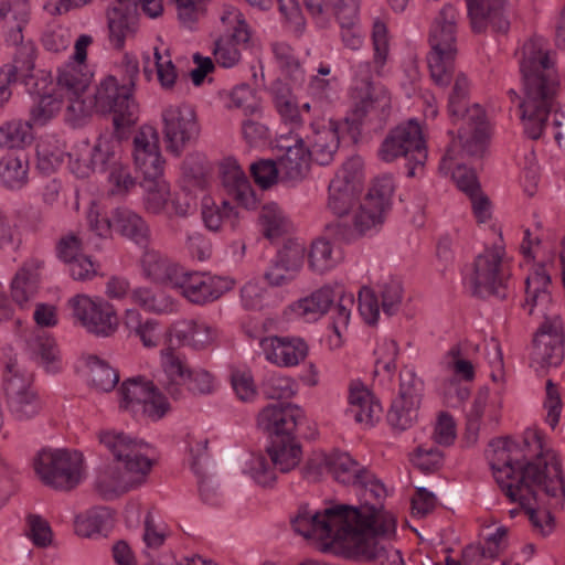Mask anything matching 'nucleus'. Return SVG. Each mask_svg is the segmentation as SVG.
Returning a JSON list of instances; mask_svg holds the SVG:
<instances>
[{
	"label": "nucleus",
	"instance_id": "nucleus-1",
	"mask_svg": "<svg viewBox=\"0 0 565 565\" xmlns=\"http://www.w3.org/2000/svg\"><path fill=\"white\" fill-rule=\"evenodd\" d=\"M525 447L535 445L540 450L534 458L513 456L519 446L510 437H500L491 441L498 456L492 462L494 478L511 502H519L529 515L535 530L547 535L554 527V518L547 510L541 509L537 490L547 497H565L564 479L561 463L548 452L543 451L542 436L537 431L525 434Z\"/></svg>",
	"mask_w": 565,
	"mask_h": 565
},
{
	"label": "nucleus",
	"instance_id": "nucleus-2",
	"mask_svg": "<svg viewBox=\"0 0 565 565\" xmlns=\"http://www.w3.org/2000/svg\"><path fill=\"white\" fill-rule=\"evenodd\" d=\"M524 98L519 107L524 134L533 140L548 127V116L559 85L558 75L542 38H532L522 46L520 60Z\"/></svg>",
	"mask_w": 565,
	"mask_h": 565
},
{
	"label": "nucleus",
	"instance_id": "nucleus-3",
	"mask_svg": "<svg viewBox=\"0 0 565 565\" xmlns=\"http://www.w3.org/2000/svg\"><path fill=\"white\" fill-rule=\"evenodd\" d=\"M551 276L543 265H539L525 279V301L523 308L530 316L541 315L545 321L533 339L531 365L536 370L557 366L564 359V339L557 317H550L552 296Z\"/></svg>",
	"mask_w": 565,
	"mask_h": 565
},
{
	"label": "nucleus",
	"instance_id": "nucleus-4",
	"mask_svg": "<svg viewBox=\"0 0 565 565\" xmlns=\"http://www.w3.org/2000/svg\"><path fill=\"white\" fill-rule=\"evenodd\" d=\"M99 440L118 462L115 466H107L98 473L95 489L99 495L105 500H111L140 486L152 466L151 460L142 451L148 445L124 433H102Z\"/></svg>",
	"mask_w": 565,
	"mask_h": 565
},
{
	"label": "nucleus",
	"instance_id": "nucleus-5",
	"mask_svg": "<svg viewBox=\"0 0 565 565\" xmlns=\"http://www.w3.org/2000/svg\"><path fill=\"white\" fill-rule=\"evenodd\" d=\"M303 420V411L290 403L270 404L258 414V427L270 437L267 454L274 467L282 473L296 468L301 460L302 449L295 433Z\"/></svg>",
	"mask_w": 565,
	"mask_h": 565
},
{
	"label": "nucleus",
	"instance_id": "nucleus-6",
	"mask_svg": "<svg viewBox=\"0 0 565 565\" xmlns=\"http://www.w3.org/2000/svg\"><path fill=\"white\" fill-rule=\"evenodd\" d=\"M360 512L361 518L347 540L354 555L379 565H405L401 551L381 540L382 536L395 533L396 519L376 504H361Z\"/></svg>",
	"mask_w": 565,
	"mask_h": 565
},
{
	"label": "nucleus",
	"instance_id": "nucleus-7",
	"mask_svg": "<svg viewBox=\"0 0 565 565\" xmlns=\"http://www.w3.org/2000/svg\"><path fill=\"white\" fill-rule=\"evenodd\" d=\"M361 505L333 504L323 511H311L301 505L297 514L291 519V525L296 533L305 537L331 540L332 542L347 541L353 525L361 518Z\"/></svg>",
	"mask_w": 565,
	"mask_h": 565
},
{
	"label": "nucleus",
	"instance_id": "nucleus-8",
	"mask_svg": "<svg viewBox=\"0 0 565 565\" xmlns=\"http://www.w3.org/2000/svg\"><path fill=\"white\" fill-rule=\"evenodd\" d=\"M458 19L457 9L451 4H445L430 28L431 51L427 55V63L431 79L440 87H447L455 74Z\"/></svg>",
	"mask_w": 565,
	"mask_h": 565
},
{
	"label": "nucleus",
	"instance_id": "nucleus-9",
	"mask_svg": "<svg viewBox=\"0 0 565 565\" xmlns=\"http://www.w3.org/2000/svg\"><path fill=\"white\" fill-rule=\"evenodd\" d=\"M162 374L158 379L161 388L173 399H182L185 393L207 395L215 391L214 377L203 369H192L188 359L172 347L160 353Z\"/></svg>",
	"mask_w": 565,
	"mask_h": 565
},
{
	"label": "nucleus",
	"instance_id": "nucleus-10",
	"mask_svg": "<svg viewBox=\"0 0 565 565\" xmlns=\"http://www.w3.org/2000/svg\"><path fill=\"white\" fill-rule=\"evenodd\" d=\"M93 99L96 113L113 114L114 135L118 140L126 138L127 130L137 122L138 105L129 86L108 75L95 88Z\"/></svg>",
	"mask_w": 565,
	"mask_h": 565
},
{
	"label": "nucleus",
	"instance_id": "nucleus-11",
	"mask_svg": "<svg viewBox=\"0 0 565 565\" xmlns=\"http://www.w3.org/2000/svg\"><path fill=\"white\" fill-rule=\"evenodd\" d=\"M318 26L326 29L333 17L341 29V40L345 47L359 50L363 44V33L359 25V0H302Z\"/></svg>",
	"mask_w": 565,
	"mask_h": 565
},
{
	"label": "nucleus",
	"instance_id": "nucleus-12",
	"mask_svg": "<svg viewBox=\"0 0 565 565\" xmlns=\"http://www.w3.org/2000/svg\"><path fill=\"white\" fill-rule=\"evenodd\" d=\"M36 476L43 484L58 491H71L83 479V458L66 449H42L33 460Z\"/></svg>",
	"mask_w": 565,
	"mask_h": 565
},
{
	"label": "nucleus",
	"instance_id": "nucleus-13",
	"mask_svg": "<svg viewBox=\"0 0 565 565\" xmlns=\"http://www.w3.org/2000/svg\"><path fill=\"white\" fill-rule=\"evenodd\" d=\"M118 393L120 409L135 417L158 422L171 411L170 403L158 386L142 376L125 380Z\"/></svg>",
	"mask_w": 565,
	"mask_h": 565
},
{
	"label": "nucleus",
	"instance_id": "nucleus-14",
	"mask_svg": "<svg viewBox=\"0 0 565 565\" xmlns=\"http://www.w3.org/2000/svg\"><path fill=\"white\" fill-rule=\"evenodd\" d=\"M323 466L338 482L358 489L364 500L363 504H372L371 500L385 497L384 484L369 469L361 466L348 452L333 451L323 458Z\"/></svg>",
	"mask_w": 565,
	"mask_h": 565
},
{
	"label": "nucleus",
	"instance_id": "nucleus-15",
	"mask_svg": "<svg viewBox=\"0 0 565 565\" xmlns=\"http://www.w3.org/2000/svg\"><path fill=\"white\" fill-rule=\"evenodd\" d=\"M379 156L386 162L398 157L408 159V177L415 175L416 167H423L427 159L426 143L419 124L409 120L392 129L383 140Z\"/></svg>",
	"mask_w": 565,
	"mask_h": 565
},
{
	"label": "nucleus",
	"instance_id": "nucleus-16",
	"mask_svg": "<svg viewBox=\"0 0 565 565\" xmlns=\"http://www.w3.org/2000/svg\"><path fill=\"white\" fill-rule=\"evenodd\" d=\"M502 254L501 248H494L476 258L470 279L472 295L480 298L493 296L501 300L508 298L511 274L502 260Z\"/></svg>",
	"mask_w": 565,
	"mask_h": 565
},
{
	"label": "nucleus",
	"instance_id": "nucleus-17",
	"mask_svg": "<svg viewBox=\"0 0 565 565\" xmlns=\"http://www.w3.org/2000/svg\"><path fill=\"white\" fill-rule=\"evenodd\" d=\"M3 394L9 412L18 420L31 419L42 408L39 395L32 388L31 376L22 372L17 360H10L6 365Z\"/></svg>",
	"mask_w": 565,
	"mask_h": 565
},
{
	"label": "nucleus",
	"instance_id": "nucleus-18",
	"mask_svg": "<svg viewBox=\"0 0 565 565\" xmlns=\"http://www.w3.org/2000/svg\"><path fill=\"white\" fill-rule=\"evenodd\" d=\"M161 117L167 150L174 156H180L199 137L196 114L190 105L180 104L164 108Z\"/></svg>",
	"mask_w": 565,
	"mask_h": 565
},
{
	"label": "nucleus",
	"instance_id": "nucleus-19",
	"mask_svg": "<svg viewBox=\"0 0 565 565\" xmlns=\"http://www.w3.org/2000/svg\"><path fill=\"white\" fill-rule=\"evenodd\" d=\"M73 317L90 333L110 337L118 328L116 311L107 301H95L86 295H76L68 300Z\"/></svg>",
	"mask_w": 565,
	"mask_h": 565
},
{
	"label": "nucleus",
	"instance_id": "nucleus-20",
	"mask_svg": "<svg viewBox=\"0 0 565 565\" xmlns=\"http://www.w3.org/2000/svg\"><path fill=\"white\" fill-rule=\"evenodd\" d=\"M362 162L352 158L343 163L329 184L328 207L339 217L344 216L356 203L361 190Z\"/></svg>",
	"mask_w": 565,
	"mask_h": 565
},
{
	"label": "nucleus",
	"instance_id": "nucleus-21",
	"mask_svg": "<svg viewBox=\"0 0 565 565\" xmlns=\"http://www.w3.org/2000/svg\"><path fill=\"white\" fill-rule=\"evenodd\" d=\"M232 287L233 280L228 278L190 273L182 268L173 288L180 289L181 294L193 303H205L220 298Z\"/></svg>",
	"mask_w": 565,
	"mask_h": 565
},
{
	"label": "nucleus",
	"instance_id": "nucleus-22",
	"mask_svg": "<svg viewBox=\"0 0 565 565\" xmlns=\"http://www.w3.org/2000/svg\"><path fill=\"white\" fill-rule=\"evenodd\" d=\"M231 15L235 21L233 31L216 39L213 50L215 62L225 68L233 67L241 61L239 45L246 44L250 39L248 24L241 12H228L222 17V21L225 22Z\"/></svg>",
	"mask_w": 565,
	"mask_h": 565
},
{
	"label": "nucleus",
	"instance_id": "nucleus-23",
	"mask_svg": "<svg viewBox=\"0 0 565 565\" xmlns=\"http://www.w3.org/2000/svg\"><path fill=\"white\" fill-rule=\"evenodd\" d=\"M259 345L266 360L278 366H295L302 362L309 352V347L301 338L267 337Z\"/></svg>",
	"mask_w": 565,
	"mask_h": 565
},
{
	"label": "nucleus",
	"instance_id": "nucleus-24",
	"mask_svg": "<svg viewBox=\"0 0 565 565\" xmlns=\"http://www.w3.org/2000/svg\"><path fill=\"white\" fill-rule=\"evenodd\" d=\"M471 29L484 32L489 26L494 32L505 33L510 22L503 14L504 0H466Z\"/></svg>",
	"mask_w": 565,
	"mask_h": 565
},
{
	"label": "nucleus",
	"instance_id": "nucleus-25",
	"mask_svg": "<svg viewBox=\"0 0 565 565\" xmlns=\"http://www.w3.org/2000/svg\"><path fill=\"white\" fill-rule=\"evenodd\" d=\"M383 215L384 213L381 211L366 206V204L363 203L355 212L352 224H349L347 220L340 218L329 223L326 226V231L334 239L351 242L362 236L376 224H381L383 222Z\"/></svg>",
	"mask_w": 565,
	"mask_h": 565
},
{
	"label": "nucleus",
	"instance_id": "nucleus-26",
	"mask_svg": "<svg viewBox=\"0 0 565 565\" xmlns=\"http://www.w3.org/2000/svg\"><path fill=\"white\" fill-rule=\"evenodd\" d=\"M222 184L227 194L241 206L254 209L256 196L248 178L235 160H226L221 167Z\"/></svg>",
	"mask_w": 565,
	"mask_h": 565
},
{
	"label": "nucleus",
	"instance_id": "nucleus-27",
	"mask_svg": "<svg viewBox=\"0 0 565 565\" xmlns=\"http://www.w3.org/2000/svg\"><path fill=\"white\" fill-rule=\"evenodd\" d=\"M340 292V285H324L292 303L291 310L307 321H316L329 311Z\"/></svg>",
	"mask_w": 565,
	"mask_h": 565
},
{
	"label": "nucleus",
	"instance_id": "nucleus-28",
	"mask_svg": "<svg viewBox=\"0 0 565 565\" xmlns=\"http://www.w3.org/2000/svg\"><path fill=\"white\" fill-rule=\"evenodd\" d=\"M143 275L156 284L174 287L182 267L158 250H146L141 258Z\"/></svg>",
	"mask_w": 565,
	"mask_h": 565
},
{
	"label": "nucleus",
	"instance_id": "nucleus-29",
	"mask_svg": "<svg viewBox=\"0 0 565 565\" xmlns=\"http://www.w3.org/2000/svg\"><path fill=\"white\" fill-rule=\"evenodd\" d=\"M468 97L469 82L463 74H458L448 99V110L454 122L459 119L465 121L484 117V113L478 104L468 106Z\"/></svg>",
	"mask_w": 565,
	"mask_h": 565
},
{
	"label": "nucleus",
	"instance_id": "nucleus-30",
	"mask_svg": "<svg viewBox=\"0 0 565 565\" xmlns=\"http://www.w3.org/2000/svg\"><path fill=\"white\" fill-rule=\"evenodd\" d=\"M109 40L113 46L121 50L126 39L137 30V15L132 8L113 7L107 11Z\"/></svg>",
	"mask_w": 565,
	"mask_h": 565
},
{
	"label": "nucleus",
	"instance_id": "nucleus-31",
	"mask_svg": "<svg viewBox=\"0 0 565 565\" xmlns=\"http://www.w3.org/2000/svg\"><path fill=\"white\" fill-rule=\"evenodd\" d=\"M286 152L277 157V163L280 170V179L289 181L302 180L308 170L311 160L309 148L303 140L298 141V147H285Z\"/></svg>",
	"mask_w": 565,
	"mask_h": 565
},
{
	"label": "nucleus",
	"instance_id": "nucleus-32",
	"mask_svg": "<svg viewBox=\"0 0 565 565\" xmlns=\"http://www.w3.org/2000/svg\"><path fill=\"white\" fill-rule=\"evenodd\" d=\"M339 145L338 125L330 121L328 126L315 130L309 148L310 158L320 166H327L333 160Z\"/></svg>",
	"mask_w": 565,
	"mask_h": 565
},
{
	"label": "nucleus",
	"instance_id": "nucleus-33",
	"mask_svg": "<svg viewBox=\"0 0 565 565\" xmlns=\"http://www.w3.org/2000/svg\"><path fill=\"white\" fill-rule=\"evenodd\" d=\"M168 334H173L180 342L195 350L207 348L217 337V332L214 328L194 320L180 322L173 329L169 330Z\"/></svg>",
	"mask_w": 565,
	"mask_h": 565
},
{
	"label": "nucleus",
	"instance_id": "nucleus-34",
	"mask_svg": "<svg viewBox=\"0 0 565 565\" xmlns=\"http://www.w3.org/2000/svg\"><path fill=\"white\" fill-rule=\"evenodd\" d=\"M115 232L139 245H147L150 231L141 216L131 210L117 207L114 210Z\"/></svg>",
	"mask_w": 565,
	"mask_h": 565
},
{
	"label": "nucleus",
	"instance_id": "nucleus-35",
	"mask_svg": "<svg viewBox=\"0 0 565 565\" xmlns=\"http://www.w3.org/2000/svg\"><path fill=\"white\" fill-rule=\"evenodd\" d=\"M343 259L340 247L326 238H317L310 245L308 266L317 274H324L334 268Z\"/></svg>",
	"mask_w": 565,
	"mask_h": 565
},
{
	"label": "nucleus",
	"instance_id": "nucleus-36",
	"mask_svg": "<svg viewBox=\"0 0 565 565\" xmlns=\"http://www.w3.org/2000/svg\"><path fill=\"white\" fill-rule=\"evenodd\" d=\"M125 324L130 334L140 339L143 347L154 348L159 344L161 332L157 320L146 319L142 321L137 310L128 309L125 316Z\"/></svg>",
	"mask_w": 565,
	"mask_h": 565
},
{
	"label": "nucleus",
	"instance_id": "nucleus-37",
	"mask_svg": "<svg viewBox=\"0 0 565 565\" xmlns=\"http://www.w3.org/2000/svg\"><path fill=\"white\" fill-rule=\"evenodd\" d=\"M90 83V75L79 65L68 64L58 70L56 85L64 96L84 95Z\"/></svg>",
	"mask_w": 565,
	"mask_h": 565
},
{
	"label": "nucleus",
	"instance_id": "nucleus-38",
	"mask_svg": "<svg viewBox=\"0 0 565 565\" xmlns=\"http://www.w3.org/2000/svg\"><path fill=\"white\" fill-rule=\"evenodd\" d=\"M28 160L8 154L0 160V180L8 189H21L28 182Z\"/></svg>",
	"mask_w": 565,
	"mask_h": 565
},
{
	"label": "nucleus",
	"instance_id": "nucleus-39",
	"mask_svg": "<svg viewBox=\"0 0 565 565\" xmlns=\"http://www.w3.org/2000/svg\"><path fill=\"white\" fill-rule=\"evenodd\" d=\"M32 127L29 121L10 120L0 126V147L23 148L32 141Z\"/></svg>",
	"mask_w": 565,
	"mask_h": 565
},
{
	"label": "nucleus",
	"instance_id": "nucleus-40",
	"mask_svg": "<svg viewBox=\"0 0 565 565\" xmlns=\"http://www.w3.org/2000/svg\"><path fill=\"white\" fill-rule=\"evenodd\" d=\"M359 67L365 72V76L355 83L352 89V98L354 100L353 115L355 119L361 120L374 107L375 99L369 76V64H361Z\"/></svg>",
	"mask_w": 565,
	"mask_h": 565
},
{
	"label": "nucleus",
	"instance_id": "nucleus-41",
	"mask_svg": "<svg viewBox=\"0 0 565 565\" xmlns=\"http://www.w3.org/2000/svg\"><path fill=\"white\" fill-rule=\"evenodd\" d=\"M118 145L110 138L100 136L94 145L90 153V167L93 171H111L114 166H118L116 147Z\"/></svg>",
	"mask_w": 565,
	"mask_h": 565
},
{
	"label": "nucleus",
	"instance_id": "nucleus-42",
	"mask_svg": "<svg viewBox=\"0 0 565 565\" xmlns=\"http://www.w3.org/2000/svg\"><path fill=\"white\" fill-rule=\"evenodd\" d=\"M273 103L284 122L292 127L301 125L299 107L287 87L278 85L273 89Z\"/></svg>",
	"mask_w": 565,
	"mask_h": 565
},
{
	"label": "nucleus",
	"instance_id": "nucleus-43",
	"mask_svg": "<svg viewBox=\"0 0 565 565\" xmlns=\"http://www.w3.org/2000/svg\"><path fill=\"white\" fill-rule=\"evenodd\" d=\"M92 385L102 392H110L119 381L118 372L96 355L87 359Z\"/></svg>",
	"mask_w": 565,
	"mask_h": 565
},
{
	"label": "nucleus",
	"instance_id": "nucleus-44",
	"mask_svg": "<svg viewBox=\"0 0 565 565\" xmlns=\"http://www.w3.org/2000/svg\"><path fill=\"white\" fill-rule=\"evenodd\" d=\"M132 301L146 311L163 313L173 309L171 298L149 287H139L131 291Z\"/></svg>",
	"mask_w": 565,
	"mask_h": 565
},
{
	"label": "nucleus",
	"instance_id": "nucleus-45",
	"mask_svg": "<svg viewBox=\"0 0 565 565\" xmlns=\"http://www.w3.org/2000/svg\"><path fill=\"white\" fill-rule=\"evenodd\" d=\"M470 131L458 130V138L461 142L462 152L468 156H478L482 152L486 138V116L482 119L465 120Z\"/></svg>",
	"mask_w": 565,
	"mask_h": 565
},
{
	"label": "nucleus",
	"instance_id": "nucleus-46",
	"mask_svg": "<svg viewBox=\"0 0 565 565\" xmlns=\"http://www.w3.org/2000/svg\"><path fill=\"white\" fill-rule=\"evenodd\" d=\"M67 106L65 109V120L73 127L83 126L96 111V106L92 97L84 95L65 96Z\"/></svg>",
	"mask_w": 565,
	"mask_h": 565
},
{
	"label": "nucleus",
	"instance_id": "nucleus-47",
	"mask_svg": "<svg viewBox=\"0 0 565 565\" xmlns=\"http://www.w3.org/2000/svg\"><path fill=\"white\" fill-rule=\"evenodd\" d=\"M393 192L394 182L391 177L383 175L376 178L364 199V203L366 206L374 207L385 213L391 206Z\"/></svg>",
	"mask_w": 565,
	"mask_h": 565
},
{
	"label": "nucleus",
	"instance_id": "nucleus-48",
	"mask_svg": "<svg viewBox=\"0 0 565 565\" xmlns=\"http://www.w3.org/2000/svg\"><path fill=\"white\" fill-rule=\"evenodd\" d=\"M111 513L107 508H99L90 511L85 518L76 521V533L89 537L100 534L111 526Z\"/></svg>",
	"mask_w": 565,
	"mask_h": 565
},
{
	"label": "nucleus",
	"instance_id": "nucleus-49",
	"mask_svg": "<svg viewBox=\"0 0 565 565\" xmlns=\"http://www.w3.org/2000/svg\"><path fill=\"white\" fill-rule=\"evenodd\" d=\"M424 394V381L413 369L405 366L399 373V390L397 398L407 401L411 405L419 406Z\"/></svg>",
	"mask_w": 565,
	"mask_h": 565
},
{
	"label": "nucleus",
	"instance_id": "nucleus-50",
	"mask_svg": "<svg viewBox=\"0 0 565 565\" xmlns=\"http://www.w3.org/2000/svg\"><path fill=\"white\" fill-rule=\"evenodd\" d=\"M140 184L147 193L145 199L146 209L153 214L161 213L170 194L168 183L162 178H158L156 180L141 181Z\"/></svg>",
	"mask_w": 565,
	"mask_h": 565
},
{
	"label": "nucleus",
	"instance_id": "nucleus-51",
	"mask_svg": "<svg viewBox=\"0 0 565 565\" xmlns=\"http://www.w3.org/2000/svg\"><path fill=\"white\" fill-rule=\"evenodd\" d=\"M35 53V47L31 43L21 44L15 47L12 64H6L3 67L9 68L15 78L32 77Z\"/></svg>",
	"mask_w": 565,
	"mask_h": 565
},
{
	"label": "nucleus",
	"instance_id": "nucleus-52",
	"mask_svg": "<svg viewBox=\"0 0 565 565\" xmlns=\"http://www.w3.org/2000/svg\"><path fill=\"white\" fill-rule=\"evenodd\" d=\"M418 408L419 406L411 405L407 401L396 398L387 413V422L393 428L405 430L417 420Z\"/></svg>",
	"mask_w": 565,
	"mask_h": 565
},
{
	"label": "nucleus",
	"instance_id": "nucleus-53",
	"mask_svg": "<svg viewBox=\"0 0 565 565\" xmlns=\"http://www.w3.org/2000/svg\"><path fill=\"white\" fill-rule=\"evenodd\" d=\"M488 399L489 390L486 387L479 390L470 411L466 415V435L471 441L477 440Z\"/></svg>",
	"mask_w": 565,
	"mask_h": 565
},
{
	"label": "nucleus",
	"instance_id": "nucleus-54",
	"mask_svg": "<svg viewBox=\"0 0 565 565\" xmlns=\"http://www.w3.org/2000/svg\"><path fill=\"white\" fill-rule=\"evenodd\" d=\"M61 107L62 99L58 97L51 94L40 96L30 109V119L28 121L31 126H43L60 111Z\"/></svg>",
	"mask_w": 565,
	"mask_h": 565
},
{
	"label": "nucleus",
	"instance_id": "nucleus-55",
	"mask_svg": "<svg viewBox=\"0 0 565 565\" xmlns=\"http://www.w3.org/2000/svg\"><path fill=\"white\" fill-rule=\"evenodd\" d=\"M307 250L303 244L295 239H288L277 252L275 259L298 276L303 266Z\"/></svg>",
	"mask_w": 565,
	"mask_h": 565
},
{
	"label": "nucleus",
	"instance_id": "nucleus-56",
	"mask_svg": "<svg viewBox=\"0 0 565 565\" xmlns=\"http://www.w3.org/2000/svg\"><path fill=\"white\" fill-rule=\"evenodd\" d=\"M444 365L454 375L465 380L472 381L475 379V367L472 363L467 360L461 351V345H452L444 356Z\"/></svg>",
	"mask_w": 565,
	"mask_h": 565
},
{
	"label": "nucleus",
	"instance_id": "nucleus-57",
	"mask_svg": "<svg viewBox=\"0 0 565 565\" xmlns=\"http://www.w3.org/2000/svg\"><path fill=\"white\" fill-rule=\"evenodd\" d=\"M264 395L269 399H287L295 394V382L279 374L268 376L262 385Z\"/></svg>",
	"mask_w": 565,
	"mask_h": 565
},
{
	"label": "nucleus",
	"instance_id": "nucleus-58",
	"mask_svg": "<svg viewBox=\"0 0 565 565\" xmlns=\"http://www.w3.org/2000/svg\"><path fill=\"white\" fill-rule=\"evenodd\" d=\"M279 11L285 17L286 25L296 36H301L306 30V18L298 0H278Z\"/></svg>",
	"mask_w": 565,
	"mask_h": 565
},
{
	"label": "nucleus",
	"instance_id": "nucleus-59",
	"mask_svg": "<svg viewBox=\"0 0 565 565\" xmlns=\"http://www.w3.org/2000/svg\"><path fill=\"white\" fill-rule=\"evenodd\" d=\"M250 173L254 181L262 189H269L280 178L277 160L263 159L250 164Z\"/></svg>",
	"mask_w": 565,
	"mask_h": 565
},
{
	"label": "nucleus",
	"instance_id": "nucleus-60",
	"mask_svg": "<svg viewBox=\"0 0 565 565\" xmlns=\"http://www.w3.org/2000/svg\"><path fill=\"white\" fill-rule=\"evenodd\" d=\"M273 52L280 68L289 75L294 81H301L303 73L299 61L294 54V50L285 43H276L273 45Z\"/></svg>",
	"mask_w": 565,
	"mask_h": 565
},
{
	"label": "nucleus",
	"instance_id": "nucleus-61",
	"mask_svg": "<svg viewBox=\"0 0 565 565\" xmlns=\"http://www.w3.org/2000/svg\"><path fill=\"white\" fill-rule=\"evenodd\" d=\"M276 469L265 455L255 456L249 465L250 476L254 481L266 488L273 487L276 481Z\"/></svg>",
	"mask_w": 565,
	"mask_h": 565
},
{
	"label": "nucleus",
	"instance_id": "nucleus-62",
	"mask_svg": "<svg viewBox=\"0 0 565 565\" xmlns=\"http://www.w3.org/2000/svg\"><path fill=\"white\" fill-rule=\"evenodd\" d=\"M382 309L387 316L397 312L403 298V287L398 279L388 278L381 285Z\"/></svg>",
	"mask_w": 565,
	"mask_h": 565
},
{
	"label": "nucleus",
	"instance_id": "nucleus-63",
	"mask_svg": "<svg viewBox=\"0 0 565 565\" xmlns=\"http://www.w3.org/2000/svg\"><path fill=\"white\" fill-rule=\"evenodd\" d=\"M134 161L137 170L143 175L142 181L162 178L164 160L160 151L134 156Z\"/></svg>",
	"mask_w": 565,
	"mask_h": 565
},
{
	"label": "nucleus",
	"instance_id": "nucleus-64",
	"mask_svg": "<svg viewBox=\"0 0 565 565\" xmlns=\"http://www.w3.org/2000/svg\"><path fill=\"white\" fill-rule=\"evenodd\" d=\"M259 221L267 238L278 237L284 232L285 220L276 204L263 206Z\"/></svg>",
	"mask_w": 565,
	"mask_h": 565
}]
</instances>
